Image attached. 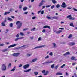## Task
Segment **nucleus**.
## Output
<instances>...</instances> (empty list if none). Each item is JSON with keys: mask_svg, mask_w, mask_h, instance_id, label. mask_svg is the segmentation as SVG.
Returning <instances> with one entry per match:
<instances>
[{"mask_svg": "<svg viewBox=\"0 0 77 77\" xmlns=\"http://www.w3.org/2000/svg\"><path fill=\"white\" fill-rule=\"evenodd\" d=\"M16 24L18 25L17 29H20L22 25V23L20 21H18L16 22Z\"/></svg>", "mask_w": 77, "mask_h": 77, "instance_id": "f257e3e1", "label": "nucleus"}, {"mask_svg": "<svg viewBox=\"0 0 77 77\" xmlns=\"http://www.w3.org/2000/svg\"><path fill=\"white\" fill-rule=\"evenodd\" d=\"M1 69L3 71H5L6 69V66L5 64H3L1 66Z\"/></svg>", "mask_w": 77, "mask_h": 77, "instance_id": "f03ea898", "label": "nucleus"}, {"mask_svg": "<svg viewBox=\"0 0 77 77\" xmlns=\"http://www.w3.org/2000/svg\"><path fill=\"white\" fill-rule=\"evenodd\" d=\"M46 1L44 0H42L39 4V6L41 7V6H42L44 5V3Z\"/></svg>", "mask_w": 77, "mask_h": 77, "instance_id": "7ed1b4c3", "label": "nucleus"}, {"mask_svg": "<svg viewBox=\"0 0 77 77\" xmlns=\"http://www.w3.org/2000/svg\"><path fill=\"white\" fill-rule=\"evenodd\" d=\"M20 55V53H14L12 54V56L15 57H18Z\"/></svg>", "mask_w": 77, "mask_h": 77, "instance_id": "20e7f679", "label": "nucleus"}, {"mask_svg": "<svg viewBox=\"0 0 77 77\" xmlns=\"http://www.w3.org/2000/svg\"><path fill=\"white\" fill-rule=\"evenodd\" d=\"M69 45L70 46H73V45H75V43L74 42H70L68 43Z\"/></svg>", "mask_w": 77, "mask_h": 77, "instance_id": "39448f33", "label": "nucleus"}, {"mask_svg": "<svg viewBox=\"0 0 77 77\" xmlns=\"http://www.w3.org/2000/svg\"><path fill=\"white\" fill-rule=\"evenodd\" d=\"M6 22V19L5 18V19L4 21L1 23L2 26H5V23Z\"/></svg>", "mask_w": 77, "mask_h": 77, "instance_id": "423d86ee", "label": "nucleus"}, {"mask_svg": "<svg viewBox=\"0 0 77 77\" xmlns=\"http://www.w3.org/2000/svg\"><path fill=\"white\" fill-rule=\"evenodd\" d=\"M29 65L27 64L26 65H25L23 66V68L24 69H26L28 68H29Z\"/></svg>", "mask_w": 77, "mask_h": 77, "instance_id": "0eeeda50", "label": "nucleus"}, {"mask_svg": "<svg viewBox=\"0 0 77 77\" xmlns=\"http://www.w3.org/2000/svg\"><path fill=\"white\" fill-rule=\"evenodd\" d=\"M66 4L65 2H63L62 3V5H61V7L62 8H66L67 5H65Z\"/></svg>", "mask_w": 77, "mask_h": 77, "instance_id": "6e6552de", "label": "nucleus"}, {"mask_svg": "<svg viewBox=\"0 0 77 77\" xmlns=\"http://www.w3.org/2000/svg\"><path fill=\"white\" fill-rule=\"evenodd\" d=\"M45 45H43L41 46H37L36 47H35L34 48V49H36V48H41V47H44Z\"/></svg>", "mask_w": 77, "mask_h": 77, "instance_id": "1a4fd4ad", "label": "nucleus"}, {"mask_svg": "<svg viewBox=\"0 0 77 77\" xmlns=\"http://www.w3.org/2000/svg\"><path fill=\"white\" fill-rule=\"evenodd\" d=\"M54 32H55V33H57V34H59L60 33H61V32H62V30H60L58 31H55Z\"/></svg>", "mask_w": 77, "mask_h": 77, "instance_id": "9d476101", "label": "nucleus"}, {"mask_svg": "<svg viewBox=\"0 0 77 77\" xmlns=\"http://www.w3.org/2000/svg\"><path fill=\"white\" fill-rule=\"evenodd\" d=\"M32 70L31 69H28L27 70H24V72H29V71H30Z\"/></svg>", "mask_w": 77, "mask_h": 77, "instance_id": "9b49d317", "label": "nucleus"}, {"mask_svg": "<svg viewBox=\"0 0 77 77\" xmlns=\"http://www.w3.org/2000/svg\"><path fill=\"white\" fill-rule=\"evenodd\" d=\"M71 59L72 60H75V61L77 60V59L75 58V57H74V56L72 57L71 58Z\"/></svg>", "mask_w": 77, "mask_h": 77, "instance_id": "f8f14e48", "label": "nucleus"}, {"mask_svg": "<svg viewBox=\"0 0 77 77\" xmlns=\"http://www.w3.org/2000/svg\"><path fill=\"white\" fill-rule=\"evenodd\" d=\"M51 18H52V19H54V20H57V19H58V17L55 16L51 17Z\"/></svg>", "mask_w": 77, "mask_h": 77, "instance_id": "ddd939ff", "label": "nucleus"}, {"mask_svg": "<svg viewBox=\"0 0 77 77\" xmlns=\"http://www.w3.org/2000/svg\"><path fill=\"white\" fill-rule=\"evenodd\" d=\"M52 62H53L52 61H48L45 62V63H44L43 64H44L45 63H46V64H49V63H52Z\"/></svg>", "mask_w": 77, "mask_h": 77, "instance_id": "4468645a", "label": "nucleus"}, {"mask_svg": "<svg viewBox=\"0 0 77 77\" xmlns=\"http://www.w3.org/2000/svg\"><path fill=\"white\" fill-rule=\"evenodd\" d=\"M43 28H48V29H50V27L48 25H45L43 27Z\"/></svg>", "mask_w": 77, "mask_h": 77, "instance_id": "2eb2a0df", "label": "nucleus"}, {"mask_svg": "<svg viewBox=\"0 0 77 77\" xmlns=\"http://www.w3.org/2000/svg\"><path fill=\"white\" fill-rule=\"evenodd\" d=\"M48 72H48V71L45 72V73L44 74V75H47V74H48Z\"/></svg>", "mask_w": 77, "mask_h": 77, "instance_id": "dca6fc26", "label": "nucleus"}, {"mask_svg": "<svg viewBox=\"0 0 77 77\" xmlns=\"http://www.w3.org/2000/svg\"><path fill=\"white\" fill-rule=\"evenodd\" d=\"M56 75H62V73L60 72H58L56 73Z\"/></svg>", "mask_w": 77, "mask_h": 77, "instance_id": "f3484780", "label": "nucleus"}, {"mask_svg": "<svg viewBox=\"0 0 77 77\" xmlns=\"http://www.w3.org/2000/svg\"><path fill=\"white\" fill-rule=\"evenodd\" d=\"M70 54V52H67L66 53L64 54L63 55L64 56H66V55H68V54Z\"/></svg>", "mask_w": 77, "mask_h": 77, "instance_id": "a211bd4d", "label": "nucleus"}, {"mask_svg": "<svg viewBox=\"0 0 77 77\" xmlns=\"http://www.w3.org/2000/svg\"><path fill=\"white\" fill-rule=\"evenodd\" d=\"M52 3H54V4H55L57 3V1H56V0H52Z\"/></svg>", "mask_w": 77, "mask_h": 77, "instance_id": "6ab92c4d", "label": "nucleus"}, {"mask_svg": "<svg viewBox=\"0 0 77 77\" xmlns=\"http://www.w3.org/2000/svg\"><path fill=\"white\" fill-rule=\"evenodd\" d=\"M10 13V12H5L4 13V15H6Z\"/></svg>", "mask_w": 77, "mask_h": 77, "instance_id": "aec40b11", "label": "nucleus"}, {"mask_svg": "<svg viewBox=\"0 0 77 77\" xmlns=\"http://www.w3.org/2000/svg\"><path fill=\"white\" fill-rule=\"evenodd\" d=\"M37 60H38V59L37 58L33 59L32 60V62H36V61Z\"/></svg>", "mask_w": 77, "mask_h": 77, "instance_id": "412c9836", "label": "nucleus"}, {"mask_svg": "<svg viewBox=\"0 0 77 77\" xmlns=\"http://www.w3.org/2000/svg\"><path fill=\"white\" fill-rule=\"evenodd\" d=\"M8 50V49H4L2 51L3 52H5V51H7Z\"/></svg>", "mask_w": 77, "mask_h": 77, "instance_id": "4be33fe9", "label": "nucleus"}, {"mask_svg": "<svg viewBox=\"0 0 77 77\" xmlns=\"http://www.w3.org/2000/svg\"><path fill=\"white\" fill-rule=\"evenodd\" d=\"M16 44H14L13 45H11L10 46V47H15V46H16Z\"/></svg>", "mask_w": 77, "mask_h": 77, "instance_id": "5701e85b", "label": "nucleus"}, {"mask_svg": "<svg viewBox=\"0 0 77 77\" xmlns=\"http://www.w3.org/2000/svg\"><path fill=\"white\" fill-rule=\"evenodd\" d=\"M70 26H72V27H74V26L73 25V23H71L70 24Z\"/></svg>", "mask_w": 77, "mask_h": 77, "instance_id": "b1692460", "label": "nucleus"}, {"mask_svg": "<svg viewBox=\"0 0 77 77\" xmlns=\"http://www.w3.org/2000/svg\"><path fill=\"white\" fill-rule=\"evenodd\" d=\"M72 34H70L68 37V38H69V39H71V38H72Z\"/></svg>", "mask_w": 77, "mask_h": 77, "instance_id": "393cba45", "label": "nucleus"}, {"mask_svg": "<svg viewBox=\"0 0 77 77\" xmlns=\"http://www.w3.org/2000/svg\"><path fill=\"white\" fill-rule=\"evenodd\" d=\"M27 9V7H25L23 8V11H26Z\"/></svg>", "mask_w": 77, "mask_h": 77, "instance_id": "a878e982", "label": "nucleus"}, {"mask_svg": "<svg viewBox=\"0 0 77 77\" xmlns=\"http://www.w3.org/2000/svg\"><path fill=\"white\" fill-rule=\"evenodd\" d=\"M20 35H21V36H25V35L23 33V32H20Z\"/></svg>", "mask_w": 77, "mask_h": 77, "instance_id": "bb28decb", "label": "nucleus"}, {"mask_svg": "<svg viewBox=\"0 0 77 77\" xmlns=\"http://www.w3.org/2000/svg\"><path fill=\"white\" fill-rule=\"evenodd\" d=\"M49 58V56L47 55L46 57H45V59H48Z\"/></svg>", "mask_w": 77, "mask_h": 77, "instance_id": "cd10ccee", "label": "nucleus"}, {"mask_svg": "<svg viewBox=\"0 0 77 77\" xmlns=\"http://www.w3.org/2000/svg\"><path fill=\"white\" fill-rule=\"evenodd\" d=\"M75 19V18H74V17H70L69 18V20H74Z\"/></svg>", "mask_w": 77, "mask_h": 77, "instance_id": "c85d7f7f", "label": "nucleus"}, {"mask_svg": "<svg viewBox=\"0 0 77 77\" xmlns=\"http://www.w3.org/2000/svg\"><path fill=\"white\" fill-rule=\"evenodd\" d=\"M15 70V67H14V68L11 70V71H14Z\"/></svg>", "mask_w": 77, "mask_h": 77, "instance_id": "c756f323", "label": "nucleus"}, {"mask_svg": "<svg viewBox=\"0 0 77 77\" xmlns=\"http://www.w3.org/2000/svg\"><path fill=\"white\" fill-rule=\"evenodd\" d=\"M49 55H50V56H53V53H52V52H51L49 54Z\"/></svg>", "mask_w": 77, "mask_h": 77, "instance_id": "7c9ffc66", "label": "nucleus"}, {"mask_svg": "<svg viewBox=\"0 0 77 77\" xmlns=\"http://www.w3.org/2000/svg\"><path fill=\"white\" fill-rule=\"evenodd\" d=\"M10 27H13V24H12V23H10Z\"/></svg>", "mask_w": 77, "mask_h": 77, "instance_id": "2f4dec72", "label": "nucleus"}, {"mask_svg": "<svg viewBox=\"0 0 77 77\" xmlns=\"http://www.w3.org/2000/svg\"><path fill=\"white\" fill-rule=\"evenodd\" d=\"M54 67V64H53L51 66V68H53Z\"/></svg>", "mask_w": 77, "mask_h": 77, "instance_id": "473e14b6", "label": "nucleus"}, {"mask_svg": "<svg viewBox=\"0 0 77 77\" xmlns=\"http://www.w3.org/2000/svg\"><path fill=\"white\" fill-rule=\"evenodd\" d=\"M65 64H63V65L61 66V68H63L64 66H65Z\"/></svg>", "mask_w": 77, "mask_h": 77, "instance_id": "72a5a7b5", "label": "nucleus"}, {"mask_svg": "<svg viewBox=\"0 0 77 77\" xmlns=\"http://www.w3.org/2000/svg\"><path fill=\"white\" fill-rule=\"evenodd\" d=\"M71 17V15H68V16H67V18H69Z\"/></svg>", "mask_w": 77, "mask_h": 77, "instance_id": "f704fd0d", "label": "nucleus"}, {"mask_svg": "<svg viewBox=\"0 0 77 77\" xmlns=\"http://www.w3.org/2000/svg\"><path fill=\"white\" fill-rule=\"evenodd\" d=\"M56 8H59L60 7V5H59V4H57L56 6Z\"/></svg>", "mask_w": 77, "mask_h": 77, "instance_id": "c9c22d12", "label": "nucleus"}, {"mask_svg": "<svg viewBox=\"0 0 77 77\" xmlns=\"http://www.w3.org/2000/svg\"><path fill=\"white\" fill-rule=\"evenodd\" d=\"M20 36V34H18L16 36L17 37V38H18L19 36Z\"/></svg>", "mask_w": 77, "mask_h": 77, "instance_id": "e433bc0d", "label": "nucleus"}, {"mask_svg": "<svg viewBox=\"0 0 77 77\" xmlns=\"http://www.w3.org/2000/svg\"><path fill=\"white\" fill-rule=\"evenodd\" d=\"M41 72L42 73H43V74H44V73H45V70H43Z\"/></svg>", "mask_w": 77, "mask_h": 77, "instance_id": "4c0bfd02", "label": "nucleus"}, {"mask_svg": "<svg viewBox=\"0 0 77 77\" xmlns=\"http://www.w3.org/2000/svg\"><path fill=\"white\" fill-rule=\"evenodd\" d=\"M35 29H36V28H34L32 29H31V31H34Z\"/></svg>", "mask_w": 77, "mask_h": 77, "instance_id": "58836bf2", "label": "nucleus"}, {"mask_svg": "<svg viewBox=\"0 0 77 77\" xmlns=\"http://www.w3.org/2000/svg\"><path fill=\"white\" fill-rule=\"evenodd\" d=\"M34 74H35V75H37V74H38V73L37 72H35Z\"/></svg>", "mask_w": 77, "mask_h": 77, "instance_id": "ea45409f", "label": "nucleus"}, {"mask_svg": "<svg viewBox=\"0 0 77 77\" xmlns=\"http://www.w3.org/2000/svg\"><path fill=\"white\" fill-rule=\"evenodd\" d=\"M28 29H28V28H25V29H23V31H26V30H28Z\"/></svg>", "mask_w": 77, "mask_h": 77, "instance_id": "a19ab883", "label": "nucleus"}, {"mask_svg": "<svg viewBox=\"0 0 77 77\" xmlns=\"http://www.w3.org/2000/svg\"><path fill=\"white\" fill-rule=\"evenodd\" d=\"M44 10L42 11L41 12V14H44Z\"/></svg>", "mask_w": 77, "mask_h": 77, "instance_id": "79ce46f5", "label": "nucleus"}, {"mask_svg": "<svg viewBox=\"0 0 77 77\" xmlns=\"http://www.w3.org/2000/svg\"><path fill=\"white\" fill-rule=\"evenodd\" d=\"M54 8V5H53L51 7V8L52 9H53Z\"/></svg>", "mask_w": 77, "mask_h": 77, "instance_id": "37998d69", "label": "nucleus"}, {"mask_svg": "<svg viewBox=\"0 0 77 77\" xmlns=\"http://www.w3.org/2000/svg\"><path fill=\"white\" fill-rule=\"evenodd\" d=\"M23 65H22V64H20V65H19V68H21V67Z\"/></svg>", "mask_w": 77, "mask_h": 77, "instance_id": "c03bdc74", "label": "nucleus"}, {"mask_svg": "<svg viewBox=\"0 0 77 77\" xmlns=\"http://www.w3.org/2000/svg\"><path fill=\"white\" fill-rule=\"evenodd\" d=\"M36 18V17L35 16H34V17H32V20H35V18Z\"/></svg>", "mask_w": 77, "mask_h": 77, "instance_id": "a18cd8bd", "label": "nucleus"}, {"mask_svg": "<svg viewBox=\"0 0 77 77\" xmlns=\"http://www.w3.org/2000/svg\"><path fill=\"white\" fill-rule=\"evenodd\" d=\"M59 30L61 29V30H64V28H60L59 29Z\"/></svg>", "mask_w": 77, "mask_h": 77, "instance_id": "49530a36", "label": "nucleus"}, {"mask_svg": "<svg viewBox=\"0 0 77 77\" xmlns=\"http://www.w3.org/2000/svg\"><path fill=\"white\" fill-rule=\"evenodd\" d=\"M46 18H48V19H50V18H51V17H50L49 16H47L46 17Z\"/></svg>", "mask_w": 77, "mask_h": 77, "instance_id": "de8ad7c7", "label": "nucleus"}, {"mask_svg": "<svg viewBox=\"0 0 77 77\" xmlns=\"http://www.w3.org/2000/svg\"><path fill=\"white\" fill-rule=\"evenodd\" d=\"M58 67H59V66L57 65L55 68V69H57Z\"/></svg>", "mask_w": 77, "mask_h": 77, "instance_id": "09e8293b", "label": "nucleus"}, {"mask_svg": "<svg viewBox=\"0 0 77 77\" xmlns=\"http://www.w3.org/2000/svg\"><path fill=\"white\" fill-rule=\"evenodd\" d=\"M51 6V5H46V8H50V6Z\"/></svg>", "mask_w": 77, "mask_h": 77, "instance_id": "8fccbe9b", "label": "nucleus"}, {"mask_svg": "<svg viewBox=\"0 0 77 77\" xmlns=\"http://www.w3.org/2000/svg\"><path fill=\"white\" fill-rule=\"evenodd\" d=\"M14 11V9L12 8H11L10 10V12H12V11Z\"/></svg>", "mask_w": 77, "mask_h": 77, "instance_id": "3c124183", "label": "nucleus"}, {"mask_svg": "<svg viewBox=\"0 0 77 77\" xmlns=\"http://www.w3.org/2000/svg\"><path fill=\"white\" fill-rule=\"evenodd\" d=\"M42 32H43V33H45V29H43L42 31Z\"/></svg>", "mask_w": 77, "mask_h": 77, "instance_id": "603ef678", "label": "nucleus"}, {"mask_svg": "<svg viewBox=\"0 0 77 77\" xmlns=\"http://www.w3.org/2000/svg\"><path fill=\"white\" fill-rule=\"evenodd\" d=\"M18 39H19V38H16L15 40V41H18Z\"/></svg>", "mask_w": 77, "mask_h": 77, "instance_id": "864d4df0", "label": "nucleus"}, {"mask_svg": "<svg viewBox=\"0 0 77 77\" xmlns=\"http://www.w3.org/2000/svg\"><path fill=\"white\" fill-rule=\"evenodd\" d=\"M53 45L54 47H56V44H55V43H53Z\"/></svg>", "mask_w": 77, "mask_h": 77, "instance_id": "5fc2aeb1", "label": "nucleus"}, {"mask_svg": "<svg viewBox=\"0 0 77 77\" xmlns=\"http://www.w3.org/2000/svg\"><path fill=\"white\" fill-rule=\"evenodd\" d=\"M31 56V54H27V56Z\"/></svg>", "mask_w": 77, "mask_h": 77, "instance_id": "6e6d98bb", "label": "nucleus"}, {"mask_svg": "<svg viewBox=\"0 0 77 77\" xmlns=\"http://www.w3.org/2000/svg\"><path fill=\"white\" fill-rule=\"evenodd\" d=\"M72 8H71V7H68L67 8V9H69H69H72Z\"/></svg>", "mask_w": 77, "mask_h": 77, "instance_id": "4d7b16f0", "label": "nucleus"}, {"mask_svg": "<svg viewBox=\"0 0 77 77\" xmlns=\"http://www.w3.org/2000/svg\"><path fill=\"white\" fill-rule=\"evenodd\" d=\"M41 12V10H40V11H38V14H39V13H40V12Z\"/></svg>", "mask_w": 77, "mask_h": 77, "instance_id": "13d9d810", "label": "nucleus"}, {"mask_svg": "<svg viewBox=\"0 0 77 77\" xmlns=\"http://www.w3.org/2000/svg\"><path fill=\"white\" fill-rule=\"evenodd\" d=\"M27 34H30L31 33V32H27Z\"/></svg>", "mask_w": 77, "mask_h": 77, "instance_id": "bf43d9fd", "label": "nucleus"}, {"mask_svg": "<svg viewBox=\"0 0 77 77\" xmlns=\"http://www.w3.org/2000/svg\"><path fill=\"white\" fill-rule=\"evenodd\" d=\"M40 40H41V37L39 38L38 39V41H40Z\"/></svg>", "mask_w": 77, "mask_h": 77, "instance_id": "052dcab7", "label": "nucleus"}, {"mask_svg": "<svg viewBox=\"0 0 77 77\" xmlns=\"http://www.w3.org/2000/svg\"><path fill=\"white\" fill-rule=\"evenodd\" d=\"M22 8V6L21 5H20L19 6V8L20 9H21Z\"/></svg>", "mask_w": 77, "mask_h": 77, "instance_id": "680f3d73", "label": "nucleus"}, {"mask_svg": "<svg viewBox=\"0 0 77 77\" xmlns=\"http://www.w3.org/2000/svg\"><path fill=\"white\" fill-rule=\"evenodd\" d=\"M19 39H23L24 38V37H20V38H19Z\"/></svg>", "mask_w": 77, "mask_h": 77, "instance_id": "e2e57ef3", "label": "nucleus"}, {"mask_svg": "<svg viewBox=\"0 0 77 77\" xmlns=\"http://www.w3.org/2000/svg\"><path fill=\"white\" fill-rule=\"evenodd\" d=\"M4 45V44H0V46H3Z\"/></svg>", "mask_w": 77, "mask_h": 77, "instance_id": "0e129e2a", "label": "nucleus"}, {"mask_svg": "<svg viewBox=\"0 0 77 77\" xmlns=\"http://www.w3.org/2000/svg\"><path fill=\"white\" fill-rule=\"evenodd\" d=\"M73 10H74V11H77V9L75 8H73Z\"/></svg>", "mask_w": 77, "mask_h": 77, "instance_id": "69168bd1", "label": "nucleus"}, {"mask_svg": "<svg viewBox=\"0 0 77 77\" xmlns=\"http://www.w3.org/2000/svg\"><path fill=\"white\" fill-rule=\"evenodd\" d=\"M11 18H13V19H14V18H15V17L14 16H11Z\"/></svg>", "mask_w": 77, "mask_h": 77, "instance_id": "338daca9", "label": "nucleus"}, {"mask_svg": "<svg viewBox=\"0 0 77 77\" xmlns=\"http://www.w3.org/2000/svg\"><path fill=\"white\" fill-rule=\"evenodd\" d=\"M8 20H9V21H10V18L8 17L7 19Z\"/></svg>", "mask_w": 77, "mask_h": 77, "instance_id": "774afa93", "label": "nucleus"}]
</instances>
